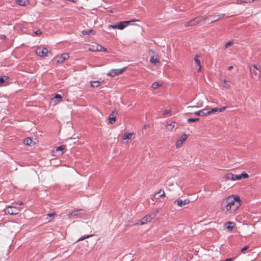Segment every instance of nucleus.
Returning a JSON list of instances; mask_svg holds the SVG:
<instances>
[{"label": "nucleus", "mask_w": 261, "mask_h": 261, "mask_svg": "<svg viewBox=\"0 0 261 261\" xmlns=\"http://www.w3.org/2000/svg\"><path fill=\"white\" fill-rule=\"evenodd\" d=\"M109 121L110 124H114L116 121V117L112 113L109 117Z\"/></svg>", "instance_id": "393cba45"}, {"label": "nucleus", "mask_w": 261, "mask_h": 261, "mask_svg": "<svg viewBox=\"0 0 261 261\" xmlns=\"http://www.w3.org/2000/svg\"><path fill=\"white\" fill-rule=\"evenodd\" d=\"M224 15V14L215 13L207 16L208 18L207 19L210 20V23H212L222 19Z\"/></svg>", "instance_id": "9d476101"}, {"label": "nucleus", "mask_w": 261, "mask_h": 261, "mask_svg": "<svg viewBox=\"0 0 261 261\" xmlns=\"http://www.w3.org/2000/svg\"><path fill=\"white\" fill-rule=\"evenodd\" d=\"M91 236H87L85 237H82L81 238H80L79 239L77 240V241H82V240H84V239H86V238H88L90 237Z\"/></svg>", "instance_id": "ea45409f"}, {"label": "nucleus", "mask_w": 261, "mask_h": 261, "mask_svg": "<svg viewBox=\"0 0 261 261\" xmlns=\"http://www.w3.org/2000/svg\"><path fill=\"white\" fill-rule=\"evenodd\" d=\"M155 216L156 215L154 213L146 215L141 219L140 221V225H144L150 222L152 220L155 218Z\"/></svg>", "instance_id": "6e6552de"}, {"label": "nucleus", "mask_w": 261, "mask_h": 261, "mask_svg": "<svg viewBox=\"0 0 261 261\" xmlns=\"http://www.w3.org/2000/svg\"><path fill=\"white\" fill-rule=\"evenodd\" d=\"M248 177L249 175L247 173L242 172V174L238 175L228 173L224 175V177L227 180H237L241 179L242 178H247Z\"/></svg>", "instance_id": "f03ea898"}, {"label": "nucleus", "mask_w": 261, "mask_h": 261, "mask_svg": "<svg viewBox=\"0 0 261 261\" xmlns=\"http://www.w3.org/2000/svg\"><path fill=\"white\" fill-rule=\"evenodd\" d=\"M149 55L150 56V62L151 63L155 65L160 63L159 56L158 54H156L154 51L150 50Z\"/></svg>", "instance_id": "9b49d317"}, {"label": "nucleus", "mask_w": 261, "mask_h": 261, "mask_svg": "<svg viewBox=\"0 0 261 261\" xmlns=\"http://www.w3.org/2000/svg\"><path fill=\"white\" fill-rule=\"evenodd\" d=\"M159 193H160V195L158 197H156V198H162V197H164L165 196V192H164V190H160L159 191Z\"/></svg>", "instance_id": "2f4dec72"}, {"label": "nucleus", "mask_w": 261, "mask_h": 261, "mask_svg": "<svg viewBox=\"0 0 261 261\" xmlns=\"http://www.w3.org/2000/svg\"><path fill=\"white\" fill-rule=\"evenodd\" d=\"M233 44V42L230 41H229L225 45V47L226 48H228V47L231 46Z\"/></svg>", "instance_id": "f704fd0d"}, {"label": "nucleus", "mask_w": 261, "mask_h": 261, "mask_svg": "<svg viewBox=\"0 0 261 261\" xmlns=\"http://www.w3.org/2000/svg\"><path fill=\"white\" fill-rule=\"evenodd\" d=\"M126 69V67H124L121 69H113L107 73V75L111 77H114L122 74Z\"/></svg>", "instance_id": "0eeeda50"}, {"label": "nucleus", "mask_w": 261, "mask_h": 261, "mask_svg": "<svg viewBox=\"0 0 261 261\" xmlns=\"http://www.w3.org/2000/svg\"><path fill=\"white\" fill-rule=\"evenodd\" d=\"M16 3L21 6H25L29 4V0H16Z\"/></svg>", "instance_id": "f3484780"}, {"label": "nucleus", "mask_w": 261, "mask_h": 261, "mask_svg": "<svg viewBox=\"0 0 261 261\" xmlns=\"http://www.w3.org/2000/svg\"><path fill=\"white\" fill-rule=\"evenodd\" d=\"M208 18V16H199L193 18L192 20L186 22L185 23V27H194L200 23L202 20H206Z\"/></svg>", "instance_id": "7ed1b4c3"}, {"label": "nucleus", "mask_w": 261, "mask_h": 261, "mask_svg": "<svg viewBox=\"0 0 261 261\" xmlns=\"http://www.w3.org/2000/svg\"><path fill=\"white\" fill-rule=\"evenodd\" d=\"M222 82H223V85L226 89H229L230 88V86L228 81H227L226 79H224L222 80Z\"/></svg>", "instance_id": "cd10ccee"}, {"label": "nucleus", "mask_w": 261, "mask_h": 261, "mask_svg": "<svg viewBox=\"0 0 261 261\" xmlns=\"http://www.w3.org/2000/svg\"><path fill=\"white\" fill-rule=\"evenodd\" d=\"M233 259V258H227V259H224L223 261H232Z\"/></svg>", "instance_id": "37998d69"}, {"label": "nucleus", "mask_w": 261, "mask_h": 261, "mask_svg": "<svg viewBox=\"0 0 261 261\" xmlns=\"http://www.w3.org/2000/svg\"><path fill=\"white\" fill-rule=\"evenodd\" d=\"M65 148V146L64 145L60 146L59 147L57 148V151H62Z\"/></svg>", "instance_id": "c9c22d12"}, {"label": "nucleus", "mask_w": 261, "mask_h": 261, "mask_svg": "<svg viewBox=\"0 0 261 261\" xmlns=\"http://www.w3.org/2000/svg\"><path fill=\"white\" fill-rule=\"evenodd\" d=\"M226 109V107H223L220 108H215L212 109L210 110H208V112H210V114L211 113H214L216 112H221L224 111Z\"/></svg>", "instance_id": "dca6fc26"}, {"label": "nucleus", "mask_w": 261, "mask_h": 261, "mask_svg": "<svg viewBox=\"0 0 261 261\" xmlns=\"http://www.w3.org/2000/svg\"><path fill=\"white\" fill-rule=\"evenodd\" d=\"M54 98L57 99L58 101L60 102L62 100V96L60 94H56Z\"/></svg>", "instance_id": "72a5a7b5"}, {"label": "nucleus", "mask_w": 261, "mask_h": 261, "mask_svg": "<svg viewBox=\"0 0 261 261\" xmlns=\"http://www.w3.org/2000/svg\"><path fill=\"white\" fill-rule=\"evenodd\" d=\"M223 203H225V208L223 210H225L226 212H229L230 213H234L241 204L240 197L238 195L228 197L224 200Z\"/></svg>", "instance_id": "f257e3e1"}, {"label": "nucleus", "mask_w": 261, "mask_h": 261, "mask_svg": "<svg viewBox=\"0 0 261 261\" xmlns=\"http://www.w3.org/2000/svg\"><path fill=\"white\" fill-rule=\"evenodd\" d=\"M101 84V82L98 81H92L91 82L92 87H98Z\"/></svg>", "instance_id": "b1692460"}, {"label": "nucleus", "mask_w": 261, "mask_h": 261, "mask_svg": "<svg viewBox=\"0 0 261 261\" xmlns=\"http://www.w3.org/2000/svg\"><path fill=\"white\" fill-rule=\"evenodd\" d=\"M135 20H133L131 21H124L120 22L118 24H111L109 25V28H111L112 29H118L120 30L124 29L126 26L130 22H135Z\"/></svg>", "instance_id": "39448f33"}, {"label": "nucleus", "mask_w": 261, "mask_h": 261, "mask_svg": "<svg viewBox=\"0 0 261 261\" xmlns=\"http://www.w3.org/2000/svg\"><path fill=\"white\" fill-rule=\"evenodd\" d=\"M92 49H96V47H94V46H92Z\"/></svg>", "instance_id": "09e8293b"}, {"label": "nucleus", "mask_w": 261, "mask_h": 261, "mask_svg": "<svg viewBox=\"0 0 261 261\" xmlns=\"http://www.w3.org/2000/svg\"><path fill=\"white\" fill-rule=\"evenodd\" d=\"M190 203V201L189 199H185L184 200L177 199L174 201V204L179 206V207H182L186 205L189 204Z\"/></svg>", "instance_id": "f8f14e48"}, {"label": "nucleus", "mask_w": 261, "mask_h": 261, "mask_svg": "<svg viewBox=\"0 0 261 261\" xmlns=\"http://www.w3.org/2000/svg\"><path fill=\"white\" fill-rule=\"evenodd\" d=\"M20 211L19 208L12 206H8L5 210V213L10 215H17Z\"/></svg>", "instance_id": "1a4fd4ad"}, {"label": "nucleus", "mask_w": 261, "mask_h": 261, "mask_svg": "<svg viewBox=\"0 0 261 261\" xmlns=\"http://www.w3.org/2000/svg\"><path fill=\"white\" fill-rule=\"evenodd\" d=\"M17 203L20 205H22L23 204V202H17Z\"/></svg>", "instance_id": "a18cd8bd"}, {"label": "nucleus", "mask_w": 261, "mask_h": 261, "mask_svg": "<svg viewBox=\"0 0 261 261\" xmlns=\"http://www.w3.org/2000/svg\"><path fill=\"white\" fill-rule=\"evenodd\" d=\"M233 68V66H229L228 68V70H231Z\"/></svg>", "instance_id": "49530a36"}, {"label": "nucleus", "mask_w": 261, "mask_h": 261, "mask_svg": "<svg viewBox=\"0 0 261 261\" xmlns=\"http://www.w3.org/2000/svg\"><path fill=\"white\" fill-rule=\"evenodd\" d=\"M188 135L186 134H184L181 135L180 138L176 141L175 145L177 148H179L183 142L185 141L188 138Z\"/></svg>", "instance_id": "ddd939ff"}, {"label": "nucleus", "mask_w": 261, "mask_h": 261, "mask_svg": "<svg viewBox=\"0 0 261 261\" xmlns=\"http://www.w3.org/2000/svg\"><path fill=\"white\" fill-rule=\"evenodd\" d=\"M176 123L174 121H172L170 123L167 124L166 126V129L168 131H172L173 129L175 126Z\"/></svg>", "instance_id": "a211bd4d"}, {"label": "nucleus", "mask_w": 261, "mask_h": 261, "mask_svg": "<svg viewBox=\"0 0 261 261\" xmlns=\"http://www.w3.org/2000/svg\"><path fill=\"white\" fill-rule=\"evenodd\" d=\"M34 33L36 35H41L42 34V32L41 30H39L36 31L34 32Z\"/></svg>", "instance_id": "4c0bfd02"}, {"label": "nucleus", "mask_w": 261, "mask_h": 261, "mask_svg": "<svg viewBox=\"0 0 261 261\" xmlns=\"http://www.w3.org/2000/svg\"><path fill=\"white\" fill-rule=\"evenodd\" d=\"M94 47H96V49H89V50L92 51H105L106 50V49H105L103 47L98 44L94 45Z\"/></svg>", "instance_id": "4be33fe9"}, {"label": "nucleus", "mask_w": 261, "mask_h": 261, "mask_svg": "<svg viewBox=\"0 0 261 261\" xmlns=\"http://www.w3.org/2000/svg\"><path fill=\"white\" fill-rule=\"evenodd\" d=\"M69 56L68 54L64 53L61 56H56L52 60V62L56 64H59L64 62L65 60L68 59Z\"/></svg>", "instance_id": "20e7f679"}, {"label": "nucleus", "mask_w": 261, "mask_h": 261, "mask_svg": "<svg viewBox=\"0 0 261 261\" xmlns=\"http://www.w3.org/2000/svg\"><path fill=\"white\" fill-rule=\"evenodd\" d=\"M55 216H56V214L55 213L47 214L45 215L46 217V219L47 220V222H50L54 219Z\"/></svg>", "instance_id": "aec40b11"}, {"label": "nucleus", "mask_w": 261, "mask_h": 261, "mask_svg": "<svg viewBox=\"0 0 261 261\" xmlns=\"http://www.w3.org/2000/svg\"><path fill=\"white\" fill-rule=\"evenodd\" d=\"M248 248V246H246L245 247H244L241 250V252H243L244 251H245V250H246Z\"/></svg>", "instance_id": "a19ab883"}, {"label": "nucleus", "mask_w": 261, "mask_h": 261, "mask_svg": "<svg viewBox=\"0 0 261 261\" xmlns=\"http://www.w3.org/2000/svg\"><path fill=\"white\" fill-rule=\"evenodd\" d=\"M199 120V118H189L188 119V123H191V122H196V121H198Z\"/></svg>", "instance_id": "473e14b6"}, {"label": "nucleus", "mask_w": 261, "mask_h": 261, "mask_svg": "<svg viewBox=\"0 0 261 261\" xmlns=\"http://www.w3.org/2000/svg\"><path fill=\"white\" fill-rule=\"evenodd\" d=\"M9 80V77L6 76H3L0 77V85L4 84L6 81Z\"/></svg>", "instance_id": "c85d7f7f"}, {"label": "nucleus", "mask_w": 261, "mask_h": 261, "mask_svg": "<svg viewBox=\"0 0 261 261\" xmlns=\"http://www.w3.org/2000/svg\"><path fill=\"white\" fill-rule=\"evenodd\" d=\"M90 32H93V30H90L89 31H83V34L84 35H89L90 34Z\"/></svg>", "instance_id": "58836bf2"}, {"label": "nucleus", "mask_w": 261, "mask_h": 261, "mask_svg": "<svg viewBox=\"0 0 261 261\" xmlns=\"http://www.w3.org/2000/svg\"><path fill=\"white\" fill-rule=\"evenodd\" d=\"M250 71L251 73V76L253 79H256L257 78L259 79L260 77V75L257 72V70L250 68Z\"/></svg>", "instance_id": "2eb2a0df"}, {"label": "nucleus", "mask_w": 261, "mask_h": 261, "mask_svg": "<svg viewBox=\"0 0 261 261\" xmlns=\"http://www.w3.org/2000/svg\"><path fill=\"white\" fill-rule=\"evenodd\" d=\"M199 56L197 55H196L194 57V61H195L196 64L198 65V66L199 67L198 69L197 70L198 72H199L201 70V66L200 65V61L199 59Z\"/></svg>", "instance_id": "6ab92c4d"}, {"label": "nucleus", "mask_w": 261, "mask_h": 261, "mask_svg": "<svg viewBox=\"0 0 261 261\" xmlns=\"http://www.w3.org/2000/svg\"><path fill=\"white\" fill-rule=\"evenodd\" d=\"M133 135V133H125L123 136V140L130 139Z\"/></svg>", "instance_id": "a878e982"}, {"label": "nucleus", "mask_w": 261, "mask_h": 261, "mask_svg": "<svg viewBox=\"0 0 261 261\" xmlns=\"http://www.w3.org/2000/svg\"><path fill=\"white\" fill-rule=\"evenodd\" d=\"M235 224L232 222H228L226 223V227L229 230H232L234 228Z\"/></svg>", "instance_id": "412c9836"}, {"label": "nucleus", "mask_w": 261, "mask_h": 261, "mask_svg": "<svg viewBox=\"0 0 261 261\" xmlns=\"http://www.w3.org/2000/svg\"><path fill=\"white\" fill-rule=\"evenodd\" d=\"M33 143V140L28 138L24 140V143L27 145H31Z\"/></svg>", "instance_id": "c756f323"}, {"label": "nucleus", "mask_w": 261, "mask_h": 261, "mask_svg": "<svg viewBox=\"0 0 261 261\" xmlns=\"http://www.w3.org/2000/svg\"><path fill=\"white\" fill-rule=\"evenodd\" d=\"M195 115L197 116H206L210 114V112H208V110L206 109H203L195 112Z\"/></svg>", "instance_id": "4468645a"}, {"label": "nucleus", "mask_w": 261, "mask_h": 261, "mask_svg": "<svg viewBox=\"0 0 261 261\" xmlns=\"http://www.w3.org/2000/svg\"><path fill=\"white\" fill-rule=\"evenodd\" d=\"M36 54L40 57H45L47 56L48 53V49L45 47L37 46L35 50Z\"/></svg>", "instance_id": "423d86ee"}, {"label": "nucleus", "mask_w": 261, "mask_h": 261, "mask_svg": "<svg viewBox=\"0 0 261 261\" xmlns=\"http://www.w3.org/2000/svg\"><path fill=\"white\" fill-rule=\"evenodd\" d=\"M171 113V110H166L164 111V112H163V115H167V114H169Z\"/></svg>", "instance_id": "e433bc0d"}, {"label": "nucleus", "mask_w": 261, "mask_h": 261, "mask_svg": "<svg viewBox=\"0 0 261 261\" xmlns=\"http://www.w3.org/2000/svg\"><path fill=\"white\" fill-rule=\"evenodd\" d=\"M83 211V210L81 209V210H75L71 213H70L68 215V216L70 218L72 216H77L80 213V212Z\"/></svg>", "instance_id": "5701e85b"}, {"label": "nucleus", "mask_w": 261, "mask_h": 261, "mask_svg": "<svg viewBox=\"0 0 261 261\" xmlns=\"http://www.w3.org/2000/svg\"><path fill=\"white\" fill-rule=\"evenodd\" d=\"M0 38L1 39H5L6 38V36L4 35H0Z\"/></svg>", "instance_id": "79ce46f5"}, {"label": "nucleus", "mask_w": 261, "mask_h": 261, "mask_svg": "<svg viewBox=\"0 0 261 261\" xmlns=\"http://www.w3.org/2000/svg\"><path fill=\"white\" fill-rule=\"evenodd\" d=\"M161 85L159 84L158 82H154L152 84L151 87L152 89H155L159 88Z\"/></svg>", "instance_id": "7c9ffc66"}, {"label": "nucleus", "mask_w": 261, "mask_h": 261, "mask_svg": "<svg viewBox=\"0 0 261 261\" xmlns=\"http://www.w3.org/2000/svg\"><path fill=\"white\" fill-rule=\"evenodd\" d=\"M253 67H254V69H255V70H258V67H257V65H253Z\"/></svg>", "instance_id": "c03bdc74"}, {"label": "nucleus", "mask_w": 261, "mask_h": 261, "mask_svg": "<svg viewBox=\"0 0 261 261\" xmlns=\"http://www.w3.org/2000/svg\"><path fill=\"white\" fill-rule=\"evenodd\" d=\"M90 33L94 34H95V32L93 30V32H90Z\"/></svg>", "instance_id": "de8ad7c7"}, {"label": "nucleus", "mask_w": 261, "mask_h": 261, "mask_svg": "<svg viewBox=\"0 0 261 261\" xmlns=\"http://www.w3.org/2000/svg\"><path fill=\"white\" fill-rule=\"evenodd\" d=\"M252 0H237L236 3L237 4L240 5L243 3H251Z\"/></svg>", "instance_id": "bb28decb"}]
</instances>
